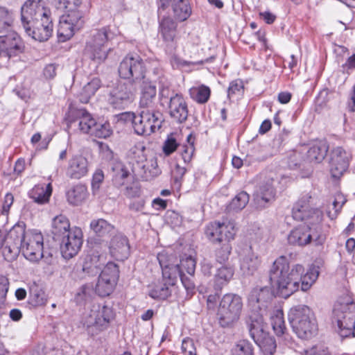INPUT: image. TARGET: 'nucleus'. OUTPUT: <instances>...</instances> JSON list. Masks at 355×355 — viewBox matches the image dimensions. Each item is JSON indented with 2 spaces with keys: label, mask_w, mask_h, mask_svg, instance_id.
<instances>
[{
  "label": "nucleus",
  "mask_w": 355,
  "mask_h": 355,
  "mask_svg": "<svg viewBox=\"0 0 355 355\" xmlns=\"http://www.w3.org/2000/svg\"><path fill=\"white\" fill-rule=\"evenodd\" d=\"M319 267L309 266L305 272L304 266L295 263L291 266L285 256H280L273 262L270 270V279L277 287L279 294L287 298L297 291H307L319 276Z\"/></svg>",
  "instance_id": "nucleus-1"
},
{
  "label": "nucleus",
  "mask_w": 355,
  "mask_h": 355,
  "mask_svg": "<svg viewBox=\"0 0 355 355\" xmlns=\"http://www.w3.org/2000/svg\"><path fill=\"white\" fill-rule=\"evenodd\" d=\"M58 10L65 12L59 21L58 37L60 42L69 40L85 24L84 13L78 9L83 0H54Z\"/></svg>",
  "instance_id": "nucleus-2"
},
{
  "label": "nucleus",
  "mask_w": 355,
  "mask_h": 355,
  "mask_svg": "<svg viewBox=\"0 0 355 355\" xmlns=\"http://www.w3.org/2000/svg\"><path fill=\"white\" fill-rule=\"evenodd\" d=\"M273 298L270 288L268 287L254 288L248 295V306L250 310L248 327H250L253 337L259 336L261 324H263V317L267 314V309Z\"/></svg>",
  "instance_id": "nucleus-3"
},
{
  "label": "nucleus",
  "mask_w": 355,
  "mask_h": 355,
  "mask_svg": "<svg viewBox=\"0 0 355 355\" xmlns=\"http://www.w3.org/2000/svg\"><path fill=\"white\" fill-rule=\"evenodd\" d=\"M117 34V31L110 26L94 30L86 42L85 55L97 64L104 62L112 51L109 44Z\"/></svg>",
  "instance_id": "nucleus-4"
},
{
  "label": "nucleus",
  "mask_w": 355,
  "mask_h": 355,
  "mask_svg": "<svg viewBox=\"0 0 355 355\" xmlns=\"http://www.w3.org/2000/svg\"><path fill=\"white\" fill-rule=\"evenodd\" d=\"M157 260L162 271V277L149 286V296L157 300H165L171 297L177 282L178 270L169 265L168 254L162 251L157 254Z\"/></svg>",
  "instance_id": "nucleus-5"
},
{
  "label": "nucleus",
  "mask_w": 355,
  "mask_h": 355,
  "mask_svg": "<svg viewBox=\"0 0 355 355\" xmlns=\"http://www.w3.org/2000/svg\"><path fill=\"white\" fill-rule=\"evenodd\" d=\"M288 318L293 331L302 339L311 338L317 331L314 315L306 305H297L291 308Z\"/></svg>",
  "instance_id": "nucleus-6"
},
{
  "label": "nucleus",
  "mask_w": 355,
  "mask_h": 355,
  "mask_svg": "<svg viewBox=\"0 0 355 355\" xmlns=\"http://www.w3.org/2000/svg\"><path fill=\"white\" fill-rule=\"evenodd\" d=\"M332 322L336 324L341 337L351 334L355 337V304L336 302L333 309Z\"/></svg>",
  "instance_id": "nucleus-7"
},
{
  "label": "nucleus",
  "mask_w": 355,
  "mask_h": 355,
  "mask_svg": "<svg viewBox=\"0 0 355 355\" xmlns=\"http://www.w3.org/2000/svg\"><path fill=\"white\" fill-rule=\"evenodd\" d=\"M313 198L309 193L302 194L292 209L293 219L302 221L307 226L320 224L322 220L323 212L320 209L313 207Z\"/></svg>",
  "instance_id": "nucleus-8"
},
{
  "label": "nucleus",
  "mask_w": 355,
  "mask_h": 355,
  "mask_svg": "<svg viewBox=\"0 0 355 355\" xmlns=\"http://www.w3.org/2000/svg\"><path fill=\"white\" fill-rule=\"evenodd\" d=\"M144 146H135L130 150V164L132 165V171L135 175H139L146 180L157 176L161 171L158 168L157 160H147L144 153Z\"/></svg>",
  "instance_id": "nucleus-9"
},
{
  "label": "nucleus",
  "mask_w": 355,
  "mask_h": 355,
  "mask_svg": "<svg viewBox=\"0 0 355 355\" xmlns=\"http://www.w3.org/2000/svg\"><path fill=\"white\" fill-rule=\"evenodd\" d=\"M114 318V313L112 307L107 305L93 306L85 320L88 332L92 336L97 335L108 328Z\"/></svg>",
  "instance_id": "nucleus-10"
},
{
  "label": "nucleus",
  "mask_w": 355,
  "mask_h": 355,
  "mask_svg": "<svg viewBox=\"0 0 355 355\" xmlns=\"http://www.w3.org/2000/svg\"><path fill=\"white\" fill-rule=\"evenodd\" d=\"M243 303L241 297L235 294H225L220 303L218 315L223 327L231 325L239 318Z\"/></svg>",
  "instance_id": "nucleus-11"
},
{
  "label": "nucleus",
  "mask_w": 355,
  "mask_h": 355,
  "mask_svg": "<svg viewBox=\"0 0 355 355\" xmlns=\"http://www.w3.org/2000/svg\"><path fill=\"white\" fill-rule=\"evenodd\" d=\"M146 67L142 58L138 55H127L120 62L119 73L123 79L140 83L145 79Z\"/></svg>",
  "instance_id": "nucleus-12"
},
{
  "label": "nucleus",
  "mask_w": 355,
  "mask_h": 355,
  "mask_svg": "<svg viewBox=\"0 0 355 355\" xmlns=\"http://www.w3.org/2000/svg\"><path fill=\"white\" fill-rule=\"evenodd\" d=\"M21 239V250L26 259L37 262L43 257V236L40 232L29 230L24 232Z\"/></svg>",
  "instance_id": "nucleus-13"
},
{
  "label": "nucleus",
  "mask_w": 355,
  "mask_h": 355,
  "mask_svg": "<svg viewBox=\"0 0 355 355\" xmlns=\"http://www.w3.org/2000/svg\"><path fill=\"white\" fill-rule=\"evenodd\" d=\"M161 113L148 109L135 115L132 128L138 135H150L162 125Z\"/></svg>",
  "instance_id": "nucleus-14"
},
{
  "label": "nucleus",
  "mask_w": 355,
  "mask_h": 355,
  "mask_svg": "<svg viewBox=\"0 0 355 355\" xmlns=\"http://www.w3.org/2000/svg\"><path fill=\"white\" fill-rule=\"evenodd\" d=\"M159 34L165 53H173L178 49L180 36L175 20L170 17H164L159 19Z\"/></svg>",
  "instance_id": "nucleus-15"
},
{
  "label": "nucleus",
  "mask_w": 355,
  "mask_h": 355,
  "mask_svg": "<svg viewBox=\"0 0 355 355\" xmlns=\"http://www.w3.org/2000/svg\"><path fill=\"white\" fill-rule=\"evenodd\" d=\"M236 232L235 224L232 221L211 222L205 228L206 237L213 243L230 242L234 239Z\"/></svg>",
  "instance_id": "nucleus-16"
},
{
  "label": "nucleus",
  "mask_w": 355,
  "mask_h": 355,
  "mask_svg": "<svg viewBox=\"0 0 355 355\" xmlns=\"http://www.w3.org/2000/svg\"><path fill=\"white\" fill-rule=\"evenodd\" d=\"M134 97L132 85L119 81L109 91L107 101L115 109H125L133 101Z\"/></svg>",
  "instance_id": "nucleus-17"
},
{
  "label": "nucleus",
  "mask_w": 355,
  "mask_h": 355,
  "mask_svg": "<svg viewBox=\"0 0 355 355\" xmlns=\"http://www.w3.org/2000/svg\"><path fill=\"white\" fill-rule=\"evenodd\" d=\"M47 15H51V11L43 0H26L21 7L22 26H27Z\"/></svg>",
  "instance_id": "nucleus-18"
},
{
  "label": "nucleus",
  "mask_w": 355,
  "mask_h": 355,
  "mask_svg": "<svg viewBox=\"0 0 355 355\" xmlns=\"http://www.w3.org/2000/svg\"><path fill=\"white\" fill-rule=\"evenodd\" d=\"M352 159V155L343 147L337 146L330 151L329 170L334 179H339L347 171Z\"/></svg>",
  "instance_id": "nucleus-19"
},
{
  "label": "nucleus",
  "mask_w": 355,
  "mask_h": 355,
  "mask_svg": "<svg viewBox=\"0 0 355 355\" xmlns=\"http://www.w3.org/2000/svg\"><path fill=\"white\" fill-rule=\"evenodd\" d=\"M83 232L80 228L74 227L67 234L62 237L60 251L65 259H70L80 251L83 245Z\"/></svg>",
  "instance_id": "nucleus-20"
},
{
  "label": "nucleus",
  "mask_w": 355,
  "mask_h": 355,
  "mask_svg": "<svg viewBox=\"0 0 355 355\" xmlns=\"http://www.w3.org/2000/svg\"><path fill=\"white\" fill-rule=\"evenodd\" d=\"M64 119L67 121L68 129L71 128L76 121H78V125L80 131L82 133L92 135L96 120L85 110H76L70 107Z\"/></svg>",
  "instance_id": "nucleus-21"
},
{
  "label": "nucleus",
  "mask_w": 355,
  "mask_h": 355,
  "mask_svg": "<svg viewBox=\"0 0 355 355\" xmlns=\"http://www.w3.org/2000/svg\"><path fill=\"white\" fill-rule=\"evenodd\" d=\"M23 27L28 36L36 41L44 42L51 36L53 24L51 15H47Z\"/></svg>",
  "instance_id": "nucleus-22"
},
{
  "label": "nucleus",
  "mask_w": 355,
  "mask_h": 355,
  "mask_svg": "<svg viewBox=\"0 0 355 355\" xmlns=\"http://www.w3.org/2000/svg\"><path fill=\"white\" fill-rule=\"evenodd\" d=\"M24 42L20 36L15 31L0 36V56L10 59L23 53Z\"/></svg>",
  "instance_id": "nucleus-23"
},
{
  "label": "nucleus",
  "mask_w": 355,
  "mask_h": 355,
  "mask_svg": "<svg viewBox=\"0 0 355 355\" xmlns=\"http://www.w3.org/2000/svg\"><path fill=\"white\" fill-rule=\"evenodd\" d=\"M24 232V226H14L7 234V239L1 252L5 259L8 261L15 260L21 250V239Z\"/></svg>",
  "instance_id": "nucleus-24"
},
{
  "label": "nucleus",
  "mask_w": 355,
  "mask_h": 355,
  "mask_svg": "<svg viewBox=\"0 0 355 355\" xmlns=\"http://www.w3.org/2000/svg\"><path fill=\"white\" fill-rule=\"evenodd\" d=\"M109 251L111 257L116 261H123L130 254L128 239L121 233H117L110 240Z\"/></svg>",
  "instance_id": "nucleus-25"
},
{
  "label": "nucleus",
  "mask_w": 355,
  "mask_h": 355,
  "mask_svg": "<svg viewBox=\"0 0 355 355\" xmlns=\"http://www.w3.org/2000/svg\"><path fill=\"white\" fill-rule=\"evenodd\" d=\"M276 181L270 176L263 182L254 194V202L257 208L263 209L268 206L275 197L274 183Z\"/></svg>",
  "instance_id": "nucleus-26"
},
{
  "label": "nucleus",
  "mask_w": 355,
  "mask_h": 355,
  "mask_svg": "<svg viewBox=\"0 0 355 355\" xmlns=\"http://www.w3.org/2000/svg\"><path fill=\"white\" fill-rule=\"evenodd\" d=\"M168 107L171 117L177 123H182L187 121L189 116L188 105L182 94L172 98Z\"/></svg>",
  "instance_id": "nucleus-27"
},
{
  "label": "nucleus",
  "mask_w": 355,
  "mask_h": 355,
  "mask_svg": "<svg viewBox=\"0 0 355 355\" xmlns=\"http://www.w3.org/2000/svg\"><path fill=\"white\" fill-rule=\"evenodd\" d=\"M88 161L80 155L72 156L68 162L66 168V174L71 179H80L88 173Z\"/></svg>",
  "instance_id": "nucleus-28"
},
{
  "label": "nucleus",
  "mask_w": 355,
  "mask_h": 355,
  "mask_svg": "<svg viewBox=\"0 0 355 355\" xmlns=\"http://www.w3.org/2000/svg\"><path fill=\"white\" fill-rule=\"evenodd\" d=\"M261 265L260 258L252 251V248L243 250L240 255V269L245 275H252Z\"/></svg>",
  "instance_id": "nucleus-29"
},
{
  "label": "nucleus",
  "mask_w": 355,
  "mask_h": 355,
  "mask_svg": "<svg viewBox=\"0 0 355 355\" xmlns=\"http://www.w3.org/2000/svg\"><path fill=\"white\" fill-rule=\"evenodd\" d=\"M106 263V255L100 254L98 251H94L87 254L83 261V270L89 275L95 276L100 274L103 267Z\"/></svg>",
  "instance_id": "nucleus-30"
},
{
  "label": "nucleus",
  "mask_w": 355,
  "mask_h": 355,
  "mask_svg": "<svg viewBox=\"0 0 355 355\" xmlns=\"http://www.w3.org/2000/svg\"><path fill=\"white\" fill-rule=\"evenodd\" d=\"M234 268L228 264L216 268L213 278V287L215 291H221L233 279Z\"/></svg>",
  "instance_id": "nucleus-31"
},
{
  "label": "nucleus",
  "mask_w": 355,
  "mask_h": 355,
  "mask_svg": "<svg viewBox=\"0 0 355 355\" xmlns=\"http://www.w3.org/2000/svg\"><path fill=\"white\" fill-rule=\"evenodd\" d=\"M263 324H261V332L257 337H253L252 331H250V327H248L250 337L254 343L259 346L261 355H274L276 352L275 340L270 336H266L263 329Z\"/></svg>",
  "instance_id": "nucleus-32"
},
{
  "label": "nucleus",
  "mask_w": 355,
  "mask_h": 355,
  "mask_svg": "<svg viewBox=\"0 0 355 355\" xmlns=\"http://www.w3.org/2000/svg\"><path fill=\"white\" fill-rule=\"evenodd\" d=\"M311 226L299 225L291 231L288 236L289 244L296 246H304L312 240L310 233Z\"/></svg>",
  "instance_id": "nucleus-33"
},
{
  "label": "nucleus",
  "mask_w": 355,
  "mask_h": 355,
  "mask_svg": "<svg viewBox=\"0 0 355 355\" xmlns=\"http://www.w3.org/2000/svg\"><path fill=\"white\" fill-rule=\"evenodd\" d=\"M112 182L115 187L119 188L131 182L133 175H135L127 166L121 162L116 163L112 167Z\"/></svg>",
  "instance_id": "nucleus-34"
},
{
  "label": "nucleus",
  "mask_w": 355,
  "mask_h": 355,
  "mask_svg": "<svg viewBox=\"0 0 355 355\" xmlns=\"http://www.w3.org/2000/svg\"><path fill=\"white\" fill-rule=\"evenodd\" d=\"M52 191L51 183H49L46 185L44 184H39L34 186V187L28 191V196L35 203L44 205L49 202L52 194Z\"/></svg>",
  "instance_id": "nucleus-35"
},
{
  "label": "nucleus",
  "mask_w": 355,
  "mask_h": 355,
  "mask_svg": "<svg viewBox=\"0 0 355 355\" xmlns=\"http://www.w3.org/2000/svg\"><path fill=\"white\" fill-rule=\"evenodd\" d=\"M88 193L86 187L78 184L66 192L67 202L73 206L81 205L87 198Z\"/></svg>",
  "instance_id": "nucleus-36"
},
{
  "label": "nucleus",
  "mask_w": 355,
  "mask_h": 355,
  "mask_svg": "<svg viewBox=\"0 0 355 355\" xmlns=\"http://www.w3.org/2000/svg\"><path fill=\"white\" fill-rule=\"evenodd\" d=\"M71 230L69 221L65 216L60 214L53 219L51 232L55 239L62 238Z\"/></svg>",
  "instance_id": "nucleus-37"
},
{
  "label": "nucleus",
  "mask_w": 355,
  "mask_h": 355,
  "mask_svg": "<svg viewBox=\"0 0 355 355\" xmlns=\"http://www.w3.org/2000/svg\"><path fill=\"white\" fill-rule=\"evenodd\" d=\"M141 81V96L139 104L142 107H149L155 98L157 94L156 87L152 82H148L145 79Z\"/></svg>",
  "instance_id": "nucleus-38"
},
{
  "label": "nucleus",
  "mask_w": 355,
  "mask_h": 355,
  "mask_svg": "<svg viewBox=\"0 0 355 355\" xmlns=\"http://www.w3.org/2000/svg\"><path fill=\"white\" fill-rule=\"evenodd\" d=\"M90 228L99 237L110 236L114 232V226L103 218L92 220Z\"/></svg>",
  "instance_id": "nucleus-39"
},
{
  "label": "nucleus",
  "mask_w": 355,
  "mask_h": 355,
  "mask_svg": "<svg viewBox=\"0 0 355 355\" xmlns=\"http://www.w3.org/2000/svg\"><path fill=\"white\" fill-rule=\"evenodd\" d=\"M168 257L170 259L169 265L171 266H172V265H176L180 269L183 270L184 273L186 272L187 274L190 276L194 275L196 263L191 255L182 257L180 261V263H178L176 258L173 255L168 254Z\"/></svg>",
  "instance_id": "nucleus-40"
},
{
  "label": "nucleus",
  "mask_w": 355,
  "mask_h": 355,
  "mask_svg": "<svg viewBox=\"0 0 355 355\" xmlns=\"http://www.w3.org/2000/svg\"><path fill=\"white\" fill-rule=\"evenodd\" d=\"M175 19L180 21L187 20L191 14V8L189 0H177L172 4Z\"/></svg>",
  "instance_id": "nucleus-41"
},
{
  "label": "nucleus",
  "mask_w": 355,
  "mask_h": 355,
  "mask_svg": "<svg viewBox=\"0 0 355 355\" xmlns=\"http://www.w3.org/2000/svg\"><path fill=\"white\" fill-rule=\"evenodd\" d=\"M329 146L326 141H321L312 146L308 150L307 155L311 161L322 162L327 155Z\"/></svg>",
  "instance_id": "nucleus-42"
},
{
  "label": "nucleus",
  "mask_w": 355,
  "mask_h": 355,
  "mask_svg": "<svg viewBox=\"0 0 355 355\" xmlns=\"http://www.w3.org/2000/svg\"><path fill=\"white\" fill-rule=\"evenodd\" d=\"M189 95L191 99L199 104L207 103L211 95L210 88L202 85L198 87H193L189 89Z\"/></svg>",
  "instance_id": "nucleus-43"
},
{
  "label": "nucleus",
  "mask_w": 355,
  "mask_h": 355,
  "mask_svg": "<svg viewBox=\"0 0 355 355\" xmlns=\"http://www.w3.org/2000/svg\"><path fill=\"white\" fill-rule=\"evenodd\" d=\"M195 136L190 133L187 137V143L180 146V154L184 163H189L193 158L195 152Z\"/></svg>",
  "instance_id": "nucleus-44"
},
{
  "label": "nucleus",
  "mask_w": 355,
  "mask_h": 355,
  "mask_svg": "<svg viewBox=\"0 0 355 355\" xmlns=\"http://www.w3.org/2000/svg\"><path fill=\"white\" fill-rule=\"evenodd\" d=\"M101 86V81L98 78H92L83 87L80 95V101L83 103H87Z\"/></svg>",
  "instance_id": "nucleus-45"
},
{
  "label": "nucleus",
  "mask_w": 355,
  "mask_h": 355,
  "mask_svg": "<svg viewBox=\"0 0 355 355\" xmlns=\"http://www.w3.org/2000/svg\"><path fill=\"white\" fill-rule=\"evenodd\" d=\"M116 282V281H112L111 279L107 278V277L99 275L96 285V293L101 297L108 296L113 291Z\"/></svg>",
  "instance_id": "nucleus-46"
},
{
  "label": "nucleus",
  "mask_w": 355,
  "mask_h": 355,
  "mask_svg": "<svg viewBox=\"0 0 355 355\" xmlns=\"http://www.w3.org/2000/svg\"><path fill=\"white\" fill-rule=\"evenodd\" d=\"M45 292L37 285L30 288L28 303L33 306H40L46 303Z\"/></svg>",
  "instance_id": "nucleus-47"
},
{
  "label": "nucleus",
  "mask_w": 355,
  "mask_h": 355,
  "mask_svg": "<svg viewBox=\"0 0 355 355\" xmlns=\"http://www.w3.org/2000/svg\"><path fill=\"white\" fill-rule=\"evenodd\" d=\"M171 267L177 268L178 270V277L180 278L181 282L187 291V297L191 298L196 293V285L193 279V275H186L183 270L180 269L176 265H172Z\"/></svg>",
  "instance_id": "nucleus-48"
},
{
  "label": "nucleus",
  "mask_w": 355,
  "mask_h": 355,
  "mask_svg": "<svg viewBox=\"0 0 355 355\" xmlns=\"http://www.w3.org/2000/svg\"><path fill=\"white\" fill-rule=\"evenodd\" d=\"M250 200L249 194L245 191L239 192L230 202L227 209L229 211H238L244 209Z\"/></svg>",
  "instance_id": "nucleus-49"
},
{
  "label": "nucleus",
  "mask_w": 355,
  "mask_h": 355,
  "mask_svg": "<svg viewBox=\"0 0 355 355\" xmlns=\"http://www.w3.org/2000/svg\"><path fill=\"white\" fill-rule=\"evenodd\" d=\"M272 329L277 336H281L284 334L286 325L284 320V313L281 310H277L270 318Z\"/></svg>",
  "instance_id": "nucleus-50"
},
{
  "label": "nucleus",
  "mask_w": 355,
  "mask_h": 355,
  "mask_svg": "<svg viewBox=\"0 0 355 355\" xmlns=\"http://www.w3.org/2000/svg\"><path fill=\"white\" fill-rule=\"evenodd\" d=\"M14 22V13L12 10L6 7L0 6V33L8 30Z\"/></svg>",
  "instance_id": "nucleus-51"
},
{
  "label": "nucleus",
  "mask_w": 355,
  "mask_h": 355,
  "mask_svg": "<svg viewBox=\"0 0 355 355\" xmlns=\"http://www.w3.org/2000/svg\"><path fill=\"white\" fill-rule=\"evenodd\" d=\"M230 355H254L253 346L248 340H241L232 347Z\"/></svg>",
  "instance_id": "nucleus-52"
},
{
  "label": "nucleus",
  "mask_w": 355,
  "mask_h": 355,
  "mask_svg": "<svg viewBox=\"0 0 355 355\" xmlns=\"http://www.w3.org/2000/svg\"><path fill=\"white\" fill-rule=\"evenodd\" d=\"M112 134L110 124L107 122L104 123L95 122V125L91 136L98 138L106 139Z\"/></svg>",
  "instance_id": "nucleus-53"
},
{
  "label": "nucleus",
  "mask_w": 355,
  "mask_h": 355,
  "mask_svg": "<svg viewBox=\"0 0 355 355\" xmlns=\"http://www.w3.org/2000/svg\"><path fill=\"white\" fill-rule=\"evenodd\" d=\"M99 275L117 282L119 275V267L114 262L109 261L105 263Z\"/></svg>",
  "instance_id": "nucleus-54"
},
{
  "label": "nucleus",
  "mask_w": 355,
  "mask_h": 355,
  "mask_svg": "<svg viewBox=\"0 0 355 355\" xmlns=\"http://www.w3.org/2000/svg\"><path fill=\"white\" fill-rule=\"evenodd\" d=\"M176 133H171L167 136L162 146V150L165 155L168 156L174 153L180 146L176 139Z\"/></svg>",
  "instance_id": "nucleus-55"
},
{
  "label": "nucleus",
  "mask_w": 355,
  "mask_h": 355,
  "mask_svg": "<svg viewBox=\"0 0 355 355\" xmlns=\"http://www.w3.org/2000/svg\"><path fill=\"white\" fill-rule=\"evenodd\" d=\"M346 201L345 197L342 193H336L335 195L334 200L332 202L334 211V212L331 211H327V214L331 220H334L337 217Z\"/></svg>",
  "instance_id": "nucleus-56"
},
{
  "label": "nucleus",
  "mask_w": 355,
  "mask_h": 355,
  "mask_svg": "<svg viewBox=\"0 0 355 355\" xmlns=\"http://www.w3.org/2000/svg\"><path fill=\"white\" fill-rule=\"evenodd\" d=\"M231 250L232 247L229 242L224 243L219 249L216 251V261L219 263H225L229 259Z\"/></svg>",
  "instance_id": "nucleus-57"
},
{
  "label": "nucleus",
  "mask_w": 355,
  "mask_h": 355,
  "mask_svg": "<svg viewBox=\"0 0 355 355\" xmlns=\"http://www.w3.org/2000/svg\"><path fill=\"white\" fill-rule=\"evenodd\" d=\"M180 93H175L171 90L168 87L162 86L159 88V96L162 105L169 104V101H171L172 98L176 95H180Z\"/></svg>",
  "instance_id": "nucleus-58"
},
{
  "label": "nucleus",
  "mask_w": 355,
  "mask_h": 355,
  "mask_svg": "<svg viewBox=\"0 0 355 355\" xmlns=\"http://www.w3.org/2000/svg\"><path fill=\"white\" fill-rule=\"evenodd\" d=\"M244 86L241 80L237 79L230 83L227 90V95L231 98L234 95H241L243 92Z\"/></svg>",
  "instance_id": "nucleus-59"
},
{
  "label": "nucleus",
  "mask_w": 355,
  "mask_h": 355,
  "mask_svg": "<svg viewBox=\"0 0 355 355\" xmlns=\"http://www.w3.org/2000/svg\"><path fill=\"white\" fill-rule=\"evenodd\" d=\"M181 349L184 355H196L194 341L190 338H186L182 340Z\"/></svg>",
  "instance_id": "nucleus-60"
},
{
  "label": "nucleus",
  "mask_w": 355,
  "mask_h": 355,
  "mask_svg": "<svg viewBox=\"0 0 355 355\" xmlns=\"http://www.w3.org/2000/svg\"><path fill=\"white\" fill-rule=\"evenodd\" d=\"M304 355H330L327 348L322 345H315L304 351Z\"/></svg>",
  "instance_id": "nucleus-61"
},
{
  "label": "nucleus",
  "mask_w": 355,
  "mask_h": 355,
  "mask_svg": "<svg viewBox=\"0 0 355 355\" xmlns=\"http://www.w3.org/2000/svg\"><path fill=\"white\" fill-rule=\"evenodd\" d=\"M175 50L173 53H166L169 56L170 62L173 68L184 67L187 65V62L182 60L175 53Z\"/></svg>",
  "instance_id": "nucleus-62"
},
{
  "label": "nucleus",
  "mask_w": 355,
  "mask_h": 355,
  "mask_svg": "<svg viewBox=\"0 0 355 355\" xmlns=\"http://www.w3.org/2000/svg\"><path fill=\"white\" fill-rule=\"evenodd\" d=\"M92 290L87 286H83L80 291L76 295V300L78 303L87 301L89 296V293Z\"/></svg>",
  "instance_id": "nucleus-63"
},
{
  "label": "nucleus",
  "mask_w": 355,
  "mask_h": 355,
  "mask_svg": "<svg viewBox=\"0 0 355 355\" xmlns=\"http://www.w3.org/2000/svg\"><path fill=\"white\" fill-rule=\"evenodd\" d=\"M57 66L55 64H47L43 71L44 76L47 79H53L56 76Z\"/></svg>",
  "instance_id": "nucleus-64"
}]
</instances>
